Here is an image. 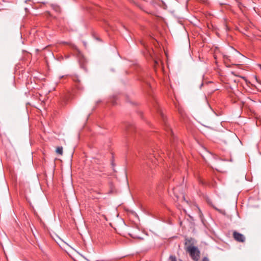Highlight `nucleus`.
<instances>
[{
  "label": "nucleus",
  "mask_w": 261,
  "mask_h": 261,
  "mask_svg": "<svg viewBox=\"0 0 261 261\" xmlns=\"http://www.w3.org/2000/svg\"><path fill=\"white\" fill-rule=\"evenodd\" d=\"M72 79L73 81H74V82H80V80L79 79V77L77 76L76 75H73L72 76Z\"/></svg>",
  "instance_id": "11"
},
{
  "label": "nucleus",
  "mask_w": 261,
  "mask_h": 261,
  "mask_svg": "<svg viewBox=\"0 0 261 261\" xmlns=\"http://www.w3.org/2000/svg\"><path fill=\"white\" fill-rule=\"evenodd\" d=\"M139 230L136 229H131V230L129 231L128 234L133 238L134 239H140V236L137 234V232H139Z\"/></svg>",
  "instance_id": "6"
},
{
  "label": "nucleus",
  "mask_w": 261,
  "mask_h": 261,
  "mask_svg": "<svg viewBox=\"0 0 261 261\" xmlns=\"http://www.w3.org/2000/svg\"><path fill=\"white\" fill-rule=\"evenodd\" d=\"M189 254L190 256L194 261H198L200 258V252L197 247L190 248L186 251Z\"/></svg>",
  "instance_id": "1"
},
{
  "label": "nucleus",
  "mask_w": 261,
  "mask_h": 261,
  "mask_svg": "<svg viewBox=\"0 0 261 261\" xmlns=\"http://www.w3.org/2000/svg\"><path fill=\"white\" fill-rule=\"evenodd\" d=\"M51 7L55 11L58 12H60V8L59 6L53 4L51 5Z\"/></svg>",
  "instance_id": "10"
},
{
  "label": "nucleus",
  "mask_w": 261,
  "mask_h": 261,
  "mask_svg": "<svg viewBox=\"0 0 261 261\" xmlns=\"http://www.w3.org/2000/svg\"><path fill=\"white\" fill-rule=\"evenodd\" d=\"M213 207H214L215 210H217V211H219V210H218V209L217 208H216V207L213 206Z\"/></svg>",
  "instance_id": "15"
},
{
  "label": "nucleus",
  "mask_w": 261,
  "mask_h": 261,
  "mask_svg": "<svg viewBox=\"0 0 261 261\" xmlns=\"http://www.w3.org/2000/svg\"><path fill=\"white\" fill-rule=\"evenodd\" d=\"M76 56L81 67L84 69L85 71H87L86 66L87 60L79 50H77Z\"/></svg>",
  "instance_id": "3"
},
{
  "label": "nucleus",
  "mask_w": 261,
  "mask_h": 261,
  "mask_svg": "<svg viewBox=\"0 0 261 261\" xmlns=\"http://www.w3.org/2000/svg\"><path fill=\"white\" fill-rule=\"evenodd\" d=\"M97 193L99 194H101V193H100V192H97Z\"/></svg>",
  "instance_id": "19"
},
{
  "label": "nucleus",
  "mask_w": 261,
  "mask_h": 261,
  "mask_svg": "<svg viewBox=\"0 0 261 261\" xmlns=\"http://www.w3.org/2000/svg\"><path fill=\"white\" fill-rule=\"evenodd\" d=\"M233 237L236 241L239 242H244L245 240L244 235L237 231L233 232Z\"/></svg>",
  "instance_id": "5"
},
{
  "label": "nucleus",
  "mask_w": 261,
  "mask_h": 261,
  "mask_svg": "<svg viewBox=\"0 0 261 261\" xmlns=\"http://www.w3.org/2000/svg\"><path fill=\"white\" fill-rule=\"evenodd\" d=\"M200 182H201V183L202 184H204V183L203 181H200Z\"/></svg>",
  "instance_id": "18"
},
{
  "label": "nucleus",
  "mask_w": 261,
  "mask_h": 261,
  "mask_svg": "<svg viewBox=\"0 0 261 261\" xmlns=\"http://www.w3.org/2000/svg\"><path fill=\"white\" fill-rule=\"evenodd\" d=\"M126 130L128 135L132 136L134 133H137L136 127L133 124H128L126 126Z\"/></svg>",
  "instance_id": "4"
},
{
  "label": "nucleus",
  "mask_w": 261,
  "mask_h": 261,
  "mask_svg": "<svg viewBox=\"0 0 261 261\" xmlns=\"http://www.w3.org/2000/svg\"><path fill=\"white\" fill-rule=\"evenodd\" d=\"M168 155L170 158H172L173 160L177 161L178 160V157L180 156L178 153L172 152L169 153Z\"/></svg>",
  "instance_id": "8"
},
{
  "label": "nucleus",
  "mask_w": 261,
  "mask_h": 261,
  "mask_svg": "<svg viewBox=\"0 0 261 261\" xmlns=\"http://www.w3.org/2000/svg\"><path fill=\"white\" fill-rule=\"evenodd\" d=\"M260 70H261V65H260Z\"/></svg>",
  "instance_id": "20"
},
{
  "label": "nucleus",
  "mask_w": 261,
  "mask_h": 261,
  "mask_svg": "<svg viewBox=\"0 0 261 261\" xmlns=\"http://www.w3.org/2000/svg\"><path fill=\"white\" fill-rule=\"evenodd\" d=\"M169 133H170L171 135H173V134H173V132H172V130L171 129V128H169Z\"/></svg>",
  "instance_id": "14"
},
{
  "label": "nucleus",
  "mask_w": 261,
  "mask_h": 261,
  "mask_svg": "<svg viewBox=\"0 0 261 261\" xmlns=\"http://www.w3.org/2000/svg\"><path fill=\"white\" fill-rule=\"evenodd\" d=\"M202 261H210V260H209V259L208 258V257L205 256L202 258Z\"/></svg>",
  "instance_id": "13"
},
{
  "label": "nucleus",
  "mask_w": 261,
  "mask_h": 261,
  "mask_svg": "<svg viewBox=\"0 0 261 261\" xmlns=\"http://www.w3.org/2000/svg\"><path fill=\"white\" fill-rule=\"evenodd\" d=\"M197 243L196 241L192 238H189V237H186L185 239V250L186 251L189 250L190 248H195L197 246H196V244Z\"/></svg>",
  "instance_id": "2"
},
{
  "label": "nucleus",
  "mask_w": 261,
  "mask_h": 261,
  "mask_svg": "<svg viewBox=\"0 0 261 261\" xmlns=\"http://www.w3.org/2000/svg\"><path fill=\"white\" fill-rule=\"evenodd\" d=\"M241 78L243 79H245V77H244V76H240Z\"/></svg>",
  "instance_id": "16"
},
{
  "label": "nucleus",
  "mask_w": 261,
  "mask_h": 261,
  "mask_svg": "<svg viewBox=\"0 0 261 261\" xmlns=\"http://www.w3.org/2000/svg\"><path fill=\"white\" fill-rule=\"evenodd\" d=\"M169 127L167 126V129H166V131H168V129H169Z\"/></svg>",
  "instance_id": "17"
},
{
  "label": "nucleus",
  "mask_w": 261,
  "mask_h": 261,
  "mask_svg": "<svg viewBox=\"0 0 261 261\" xmlns=\"http://www.w3.org/2000/svg\"><path fill=\"white\" fill-rule=\"evenodd\" d=\"M56 152L57 153L62 155L63 154V147L62 146H58L57 147Z\"/></svg>",
  "instance_id": "9"
},
{
  "label": "nucleus",
  "mask_w": 261,
  "mask_h": 261,
  "mask_svg": "<svg viewBox=\"0 0 261 261\" xmlns=\"http://www.w3.org/2000/svg\"><path fill=\"white\" fill-rule=\"evenodd\" d=\"M169 260L170 261H177L176 257L174 255H170Z\"/></svg>",
  "instance_id": "12"
},
{
  "label": "nucleus",
  "mask_w": 261,
  "mask_h": 261,
  "mask_svg": "<svg viewBox=\"0 0 261 261\" xmlns=\"http://www.w3.org/2000/svg\"><path fill=\"white\" fill-rule=\"evenodd\" d=\"M150 154H151V153H150ZM147 158L148 160L150 161L153 164H156L157 159L156 158L155 155L154 153H153L152 155L150 154L149 155H147Z\"/></svg>",
  "instance_id": "7"
}]
</instances>
